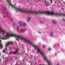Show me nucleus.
I'll return each mask as SVG.
<instances>
[{
  "mask_svg": "<svg viewBox=\"0 0 65 65\" xmlns=\"http://www.w3.org/2000/svg\"><path fill=\"white\" fill-rule=\"evenodd\" d=\"M12 22H13V20L12 19H11Z\"/></svg>",
  "mask_w": 65,
  "mask_h": 65,
  "instance_id": "obj_14",
  "label": "nucleus"
},
{
  "mask_svg": "<svg viewBox=\"0 0 65 65\" xmlns=\"http://www.w3.org/2000/svg\"><path fill=\"white\" fill-rule=\"evenodd\" d=\"M1 40H0V44L1 45V46L0 47H1L2 48H3V46H2V44H1Z\"/></svg>",
  "mask_w": 65,
  "mask_h": 65,
  "instance_id": "obj_5",
  "label": "nucleus"
},
{
  "mask_svg": "<svg viewBox=\"0 0 65 65\" xmlns=\"http://www.w3.org/2000/svg\"><path fill=\"white\" fill-rule=\"evenodd\" d=\"M48 50H49V51H51L52 50V49H51L50 47L49 48Z\"/></svg>",
  "mask_w": 65,
  "mask_h": 65,
  "instance_id": "obj_10",
  "label": "nucleus"
},
{
  "mask_svg": "<svg viewBox=\"0 0 65 65\" xmlns=\"http://www.w3.org/2000/svg\"><path fill=\"white\" fill-rule=\"evenodd\" d=\"M24 31H25V30H22V32H24Z\"/></svg>",
  "mask_w": 65,
  "mask_h": 65,
  "instance_id": "obj_13",
  "label": "nucleus"
},
{
  "mask_svg": "<svg viewBox=\"0 0 65 65\" xmlns=\"http://www.w3.org/2000/svg\"><path fill=\"white\" fill-rule=\"evenodd\" d=\"M19 28H20V27H17V30H19Z\"/></svg>",
  "mask_w": 65,
  "mask_h": 65,
  "instance_id": "obj_16",
  "label": "nucleus"
},
{
  "mask_svg": "<svg viewBox=\"0 0 65 65\" xmlns=\"http://www.w3.org/2000/svg\"><path fill=\"white\" fill-rule=\"evenodd\" d=\"M1 32H2V35H3V36H4V33H6V35L2 39L0 38L1 39H5L6 40L7 39H8V38H9V37H10V36H15V37H17V39H19L20 38L21 40H23L26 41V42H27L29 43H30V44H31V42L28 39H27L20 35H17L13 34L7 33L6 32L4 29H3L2 28L0 27V33H1Z\"/></svg>",
  "mask_w": 65,
  "mask_h": 65,
  "instance_id": "obj_1",
  "label": "nucleus"
},
{
  "mask_svg": "<svg viewBox=\"0 0 65 65\" xmlns=\"http://www.w3.org/2000/svg\"><path fill=\"white\" fill-rule=\"evenodd\" d=\"M23 26H26V24L25 23H23Z\"/></svg>",
  "mask_w": 65,
  "mask_h": 65,
  "instance_id": "obj_9",
  "label": "nucleus"
},
{
  "mask_svg": "<svg viewBox=\"0 0 65 65\" xmlns=\"http://www.w3.org/2000/svg\"><path fill=\"white\" fill-rule=\"evenodd\" d=\"M30 20H31V18H28L27 19L28 22H29V21H30Z\"/></svg>",
  "mask_w": 65,
  "mask_h": 65,
  "instance_id": "obj_7",
  "label": "nucleus"
},
{
  "mask_svg": "<svg viewBox=\"0 0 65 65\" xmlns=\"http://www.w3.org/2000/svg\"><path fill=\"white\" fill-rule=\"evenodd\" d=\"M51 36H52H52H53L52 35H51Z\"/></svg>",
  "mask_w": 65,
  "mask_h": 65,
  "instance_id": "obj_20",
  "label": "nucleus"
},
{
  "mask_svg": "<svg viewBox=\"0 0 65 65\" xmlns=\"http://www.w3.org/2000/svg\"><path fill=\"white\" fill-rule=\"evenodd\" d=\"M63 21H65V20H64V19H63Z\"/></svg>",
  "mask_w": 65,
  "mask_h": 65,
  "instance_id": "obj_26",
  "label": "nucleus"
},
{
  "mask_svg": "<svg viewBox=\"0 0 65 65\" xmlns=\"http://www.w3.org/2000/svg\"><path fill=\"white\" fill-rule=\"evenodd\" d=\"M30 64H31V65H32L31 64V63Z\"/></svg>",
  "mask_w": 65,
  "mask_h": 65,
  "instance_id": "obj_28",
  "label": "nucleus"
},
{
  "mask_svg": "<svg viewBox=\"0 0 65 65\" xmlns=\"http://www.w3.org/2000/svg\"><path fill=\"white\" fill-rule=\"evenodd\" d=\"M6 58H6V60H7V59Z\"/></svg>",
  "mask_w": 65,
  "mask_h": 65,
  "instance_id": "obj_25",
  "label": "nucleus"
},
{
  "mask_svg": "<svg viewBox=\"0 0 65 65\" xmlns=\"http://www.w3.org/2000/svg\"><path fill=\"white\" fill-rule=\"evenodd\" d=\"M63 15H64V16H65V14H64Z\"/></svg>",
  "mask_w": 65,
  "mask_h": 65,
  "instance_id": "obj_23",
  "label": "nucleus"
},
{
  "mask_svg": "<svg viewBox=\"0 0 65 65\" xmlns=\"http://www.w3.org/2000/svg\"><path fill=\"white\" fill-rule=\"evenodd\" d=\"M39 33H40V31H39Z\"/></svg>",
  "mask_w": 65,
  "mask_h": 65,
  "instance_id": "obj_21",
  "label": "nucleus"
},
{
  "mask_svg": "<svg viewBox=\"0 0 65 65\" xmlns=\"http://www.w3.org/2000/svg\"><path fill=\"white\" fill-rule=\"evenodd\" d=\"M9 13L8 12V13H7V14H8Z\"/></svg>",
  "mask_w": 65,
  "mask_h": 65,
  "instance_id": "obj_22",
  "label": "nucleus"
},
{
  "mask_svg": "<svg viewBox=\"0 0 65 65\" xmlns=\"http://www.w3.org/2000/svg\"><path fill=\"white\" fill-rule=\"evenodd\" d=\"M45 47V45H43V48H44V47Z\"/></svg>",
  "mask_w": 65,
  "mask_h": 65,
  "instance_id": "obj_11",
  "label": "nucleus"
},
{
  "mask_svg": "<svg viewBox=\"0 0 65 65\" xmlns=\"http://www.w3.org/2000/svg\"><path fill=\"white\" fill-rule=\"evenodd\" d=\"M19 52V50L18 49H16L15 52H11L9 54H17Z\"/></svg>",
  "mask_w": 65,
  "mask_h": 65,
  "instance_id": "obj_4",
  "label": "nucleus"
},
{
  "mask_svg": "<svg viewBox=\"0 0 65 65\" xmlns=\"http://www.w3.org/2000/svg\"><path fill=\"white\" fill-rule=\"evenodd\" d=\"M22 22H20V25H22Z\"/></svg>",
  "mask_w": 65,
  "mask_h": 65,
  "instance_id": "obj_12",
  "label": "nucleus"
},
{
  "mask_svg": "<svg viewBox=\"0 0 65 65\" xmlns=\"http://www.w3.org/2000/svg\"><path fill=\"white\" fill-rule=\"evenodd\" d=\"M15 25V23H13V26H14V25Z\"/></svg>",
  "mask_w": 65,
  "mask_h": 65,
  "instance_id": "obj_15",
  "label": "nucleus"
},
{
  "mask_svg": "<svg viewBox=\"0 0 65 65\" xmlns=\"http://www.w3.org/2000/svg\"><path fill=\"white\" fill-rule=\"evenodd\" d=\"M39 65H41V64H40Z\"/></svg>",
  "mask_w": 65,
  "mask_h": 65,
  "instance_id": "obj_27",
  "label": "nucleus"
},
{
  "mask_svg": "<svg viewBox=\"0 0 65 65\" xmlns=\"http://www.w3.org/2000/svg\"><path fill=\"white\" fill-rule=\"evenodd\" d=\"M4 18H5V16H4Z\"/></svg>",
  "mask_w": 65,
  "mask_h": 65,
  "instance_id": "obj_24",
  "label": "nucleus"
},
{
  "mask_svg": "<svg viewBox=\"0 0 65 65\" xmlns=\"http://www.w3.org/2000/svg\"><path fill=\"white\" fill-rule=\"evenodd\" d=\"M45 5L47 6H49V4L48 3H47L45 4Z\"/></svg>",
  "mask_w": 65,
  "mask_h": 65,
  "instance_id": "obj_6",
  "label": "nucleus"
},
{
  "mask_svg": "<svg viewBox=\"0 0 65 65\" xmlns=\"http://www.w3.org/2000/svg\"><path fill=\"white\" fill-rule=\"evenodd\" d=\"M8 3L10 4V5L12 6V7H14V8H16V9H17V10L18 11H21L22 12H26V10H22V9H19V8H16V5H14V6H13L12 5V4H11V1L9 0H7Z\"/></svg>",
  "mask_w": 65,
  "mask_h": 65,
  "instance_id": "obj_2",
  "label": "nucleus"
},
{
  "mask_svg": "<svg viewBox=\"0 0 65 65\" xmlns=\"http://www.w3.org/2000/svg\"><path fill=\"white\" fill-rule=\"evenodd\" d=\"M51 3H53V1H51Z\"/></svg>",
  "mask_w": 65,
  "mask_h": 65,
  "instance_id": "obj_18",
  "label": "nucleus"
},
{
  "mask_svg": "<svg viewBox=\"0 0 65 65\" xmlns=\"http://www.w3.org/2000/svg\"><path fill=\"white\" fill-rule=\"evenodd\" d=\"M52 22L53 23V24H56L57 23L56 22H55V21L54 20Z\"/></svg>",
  "mask_w": 65,
  "mask_h": 65,
  "instance_id": "obj_8",
  "label": "nucleus"
},
{
  "mask_svg": "<svg viewBox=\"0 0 65 65\" xmlns=\"http://www.w3.org/2000/svg\"><path fill=\"white\" fill-rule=\"evenodd\" d=\"M13 43V42H9L8 43L6 44V48L3 50V53H5V52H6V51L7 50V47L8 46V45L10 44H12Z\"/></svg>",
  "mask_w": 65,
  "mask_h": 65,
  "instance_id": "obj_3",
  "label": "nucleus"
},
{
  "mask_svg": "<svg viewBox=\"0 0 65 65\" xmlns=\"http://www.w3.org/2000/svg\"><path fill=\"white\" fill-rule=\"evenodd\" d=\"M4 9H6V7H4Z\"/></svg>",
  "mask_w": 65,
  "mask_h": 65,
  "instance_id": "obj_17",
  "label": "nucleus"
},
{
  "mask_svg": "<svg viewBox=\"0 0 65 65\" xmlns=\"http://www.w3.org/2000/svg\"><path fill=\"white\" fill-rule=\"evenodd\" d=\"M40 22H41V23L42 22V21H40Z\"/></svg>",
  "mask_w": 65,
  "mask_h": 65,
  "instance_id": "obj_19",
  "label": "nucleus"
}]
</instances>
